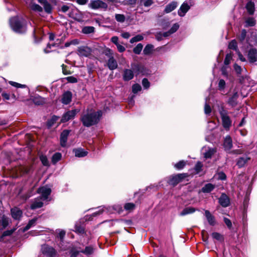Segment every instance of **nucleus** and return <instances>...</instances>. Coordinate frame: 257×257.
Returning a JSON list of instances; mask_svg holds the SVG:
<instances>
[{
    "label": "nucleus",
    "instance_id": "nucleus-45",
    "mask_svg": "<svg viewBox=\"0 0 257 257\" xmlns=\"http://www.w3.org/2000/svg\"><path fill=\"white\" fill-rule=\"evenodd\" d=\"M16 230V228H14L11 230H7L4 231L0 237V241L3 240L4 237L11 235Z\"/></svg>",
    "mask_w": 257,
    "mask_h": 257
},
{
    "label": "nucleus",
    "instance_id": "nucleus-44",
    "mask_svg": "<svg viewBox=\"0 0 257 257\" xmlns=\"http://www.w3.org/2000/svg\"><path fill=\"white\" fill-rule=\"evenodd\" d=\"M139 4L140 6L149 7L154 4V2L153 0H139Z\"/></svg>",
    "mask_w": 257,
    "mask_h": 257
},
{
    "label": "nucleus",
    "instance_id": "nucleus-62",
    "mask_svg": "<svg viewBox=\"0 0 257 257\" xmlns=\"http://www.w3.org/2000/svg\"><path fill=\"white\" fill-rule=\"evenodd\" d=\"M66 234V231L64 230L60 231L59 233L57 234V237L59 238L61 242H63L64 237Z\"/></svg>",
    "mask_w": 257,
    "mask_h": 257
},
{
    "label": "nucleus",
    "instance_id": "nucleus-63",
    "mask_svg": "<svg viewBox=\"0 0 257 257\" xmlns=\"http://www.w3.org/2000/svg\"><path fill=\"white\" fill-rule=\"evenodd\" d=\"M142 85L145 89H148L150 86V83L147 78H144L142 80Z\"/></svg>",
    "mask_w": 257,
    "mask_h": 257
},
{
    "label": "nucleus",
    "instance_id": "nucleus-54",
    "mask_svg": "<svg viewBox=\"0 0 257 257\" xmlns=\"http://www.w3.org/2000/svg\"><path fill=\"white\" fill-rule=\"evenodd\" d=\"M142 90L141 86L138 83H135L132 86V92L134 94L137 93Z\"/></svg>",
    "mask_w": 257,
    "mask_h": 257
},
{
    "label": "nucleus",
    "instance_id": "nucleus-59",
    "mask_svg": "<svg viewBox=\"0 0 257 257\" xmlns=\"http://www.w3.org/2000/svg\"><path fill=\"white\" fill-rule=\"evenodd\" d=\"M115 20L120 23H123L125 21V16L122 14H115Z\"/></svg>",
    "mask_w": 257,
    "mask_h": 257
},
{
    "label": "nucleus",
    "instance_id": "nucleus-49",
    "mask_svg": "<svg viewBox=\"0 0 257 257\" xmlns=\"http://www.w3.org/2000/svg\"><path fill=\"white\" fill-rule=\"evenodd\" d=\"M136 208V205L134 203H126L124 205V209L130 212L134 210Z\"/></svg>",
    "mask_w": 257,
    "mask_h": 257
},
{
    "label": "nucleus",
    "instance_id": "nucleus-56",
    "mask_svg": "<svg viewBox=\"0 0 257 257\" xmlns=\"http://www.w3.org/2000/svg\"><path fill=\"white\" fill-rule=\"evenodd\" d=\"M144 39L143 36L140 35H138L134 37H133L130 40V43H133L134 42H139L143 40Z\"/></svg>",
    "mask_w": 257,
    "mask_h": 257
},
{
    "label": "nucleus",
    "instance_id": "nucleus-30",
    "mask_svg": "<svg viewBox=\"0 0 257 257\" xmlns=\"http://www.w3.org/2000/svg\"><path fill=\"white\" fill-rule=\"evenodd\" d=\"M196 210H198V209H196L193 207H185L180 212V215L185 216L189 214H192L194 213Z\"/></svg>",
    "mask_w": 257,
    "mask_h": 257
},
{
    "label": "nucleus",
    "instance_id": "nucleus-2",
    "mask_svg": "<svg viewBox=\"0 0 257 257\" xmlns=\"http://www.w3.org/2000/svg\"><path fill=\"white\" fill-rule=\"evenodd\" d=\"M9 24L12 30L17 34L23 35L27 31V22L22 17H12L10 18Z\"/></svg>",
    "mask_w": 257,
    "mask_h": 257
},
{
    "label": "nucleus",
    "instance_id": "nucleus-13",
    "mask_svg": "<svg viewBox=\"0 0 257 257\" xmlns=\"http://www.w3.org/2000/svg\"><path fill=\"white\" fill-rule=\"evenodd\" d=\"M220 205L223 207H227L229 206L230 201L229 197L225 193H222L218 199Z\"/></svg>",
    "mask_w": 257,
    "mask_h": 257
},
{
    "label": "nucleus",
    "instance_id": "nucleus-33",
    "mask_svg": "<svg viewBox=\"0 0 257 257\" xmlns=\"http://www.w3.org/2000/svg\"><path fill=\"white\" fill-rule=\"evenodd\" d=\"M247 32L245 29H242L240 34L237 35V38L239 43L243 44L244 40L246 38Z\"/></svg>",
    "mask_w": 257,
    "mask_h": 257
},
{
    "label": "nucleus",
    "instance_id": "nucleus-22",
    "mask_svg": "<svg viewBox=\"0 0 257 257\" xmlns=\"http://www.w3.org/2000/svg\"><path fill=\"white\" fill-rule=\"evenodd\" d=\"M232 141L231 137L229 135L227 136L223 142V147L225 151H229L232 148Z\"/></svg>",
    "mask_w": 257,
    "mask_h": 257
},
{
    "label": "nucleus",
    "instance_id": "nucleus-48",
    "mask_svg": "<svg viewBox=\"0 0 257 257\" xmlns=\"http://www.w3.org/2000/svg\"><path fill=\"white\" fill-rule=\"evenodd\" d=\"M43 6L44 7V11L47 14H51L52 13V6L48 2H47Z\"/></svg>",
    "mask_w": 257,
    "mask_h": 257
},
{
    "label": "nucleus",
    "instance_id": "nucleus-34",
    "mask_svg": "<svg viewBox=\"0 0 257 257\" xmlns=\"http://www.w3.org/2000/svg\"><path fill=\"white\" fill-rule=\"evenodd\" d=\"M95 28L93 26H84L82 28L81 32L84 34H90L94 33Z\"/></svg>",
    "mask_w": 257,
    "mask_h": 257
},
{
    "label": "nucleus",
    "instance_id": "nucleus-38",
    "mask_svg": "<svg viewBox=\"0 0 257 257\" xmlns=\"http://www.w3.org/2000/svg\"><path fill=\"white\" fill-rule=\"evenodd\" d=\"M80 252L86 255H90L93 254L94 252V248L91 246H87L85 247L84 249L80 251Z\"/></svg>",
    "mask_w": 257,
    "mask_h": 257
},
{
    "label": "nucleus",
    "instance_id": "nucleus-57",
    "mask_svg": "<svg viewBox=\"0 0 257 257\" xmlns=\"http://www.w3.org/2000/svg\"><path fill=\"white\" fill-rule=\"evenodd\" d=\"M61 67L62 69V73L64 75H69L72 73V72L67 69L68 67L67 65L62 64Z\"/></svg>",
    "mask_w": 257,
    "mask_h": 257
},
{
    "label": "nucleus",
    "instance_id": "nucleus-39",
    "mask_svg": "<svg viewBox=\"0 0 257 257\" xmlns=\"http://www.w3.org/2000/svg\"><path fill=\"white\" fill-rule=\"evenodd\" d=\"M203 165L200 161H197L194 167V173L198 174L202 171Z\"/></svg>",
    "mask_w": 257,
    "mask_h": 257
},
{
    "label": "nucleus",
    "instance_id": "nucleus-50",
    "mask_svg": "<svg viewBox=\"0 0 257 257\" xmlns=\"http://www.w3.org/2000/svg\"><path fill=\"white\" fill-rule=\"evenodd\" d=\"M31 9L34 12H42L43 8L38 4L33 3L31 5Z\"/></svg>",
    "mask_w": 257,
    "mask_h": 257
},
{
    "label": "nucleus",
    "instance_id": "nucleus-43",
    "mask_svg": "<svg viewBox=\"0 0 257 257\" xmlns=\"http://www.w3.org/2000/svg\"><path fill=\"white\" fill-rule=\"evenodd\" d=\"M153 48H154V46L152 44H147L145 46V47L143 50L144 54L146 55H149L151 54L153 51Z\"/></svg>",
    "mask_w": 257,
    "mask_h": 257
},
{
    "label": "nucleus",
    "instance_id": "nucleus-8",
    "mask_svg": "<svg viewBox=\"0 0 257 257\" xmlns=\"http://www.w3.org/2000/svg\"><path fill=\"white\" fill-rule=\"evenodd\" d=\"M68 16L78 22L82 23L83 22V14L77 8H76L75 10H72L69 13Z\"/></svg>",
    "mask_w": 257,
    "mask_h": 257
},
{
    "label": "nucleus",
    "instance_id": "nucleus-53",
    "mask_svg": "<svg viewBox=\"0 0 257 257\" xmlns=\"http://www.w3.org/2000/svg\"><path fill=\"white\" fill-rule=\"evenodd\" d=\"M201 236L202 240L205 242L206 244H208V237H209V234L207 231L205 230H202L201 231Z\"/></svg>",
    "mask_w": 257,
    "mask_h": 257
},
{
    "label": "nucleus",
    "instance_id": "nucleus-12",
    "mask_svg": "<svg viewBox=\"0 0 257 257\" xmlns=\"http://www.w3.org/2000/svg\"><path fill=\"white\" fill-rule=\"evenodd\" d=\"M78 54L81 56L89 57L91 53V49L87 46H81L78 48Z\"/></svg>",
    "mask_w": 257,
    "mask_h": 257
},
{
    "label": "nucleus",
    "instance_id": "nucleus-55",
    "mask_svg": "<svg viewBox=\"0 0 257 257\" xmlns=\"http://www.w3.org/2000/svg\"><path fill=\"white\" fill-rule=\"evenodd\" d=\"M102 53L105 56H107L109 58H110L111 57H113V53L112 51L108 48H106L105 49H104Z\"/></svg>",
    "mask_w": 257,
    "mask_h": 257
},
{
    "label": "nucleus",
    "instance_id": "nucleus-61",
    "mask_svg": "<svg viewBox=\"0 0 257 257\" xmlns=\"http://www.w3.org/2000/svg\"><path fill=\"white\" fill-rule=\"evenodd\" d=\"M75 232L80 234H83L85 233V229L81 225H75Z\"/></svg>",
    "mask_w": 257,
    "mask_h": 257
},
{
    "label": "nucleus",
    "instance_id": "nucleus-58",
    "mask_svg": "<svg viewBox=\"0 0 257 257\" xmlns=\"http://www.w3.org/2000/svg\"><path fill=\"white\" fill-rule=\"evenodd\" d=\"M232 59V53L230 52V53H228L226 55L224 61V64L225 65H228L230 63V60Z\"/></svg>",
    "mask_w": 257,
    "mask_h": 257
},
{
    "label": "nucleus",
    "instance_id": "nucleus-36",
    "mask_svg": "<svg viewBox=\"0 0 257 257\" xmlns=\"http://www.w3.org/2000/svg\"><path fill=\"white\" fill-rule=\"evenodd\" d=\"M212 238L220 242L224 241V238L223 235L221 234L219 232H214L211 234Z\"/></svg>",
    "mask_w": 257,
    "mask_h": 257
},
{
    "label": "nucleus",
    "instance_id": "nucleus-27",
    "mask_svg": "<svg viewBox=\"0 0 257 257\" xmlns=\"http://www.w3.org/2000/svg\"><path fill=\"white\" fill-rule=\"evenodd\" d=\"M73 152L75 154V156L78 158L84 157L88 154V152L81 148L74 149Z\"/></svg>",
    "mask_w": 257,
    "mask_h": 257
},
{
    "label": "nucleus",
    "instance_id": "nucleus-16",
    "mask_svg": "<svg viewBox=\"0 0 257 257\" xmlns=\"http://www.w3.org/2000/svg\"><path fill=\"white\" fill-rule=\"evenodd\" d=\"M42 252L44 254L49 257H53L56 255L55 249L48 245H45L42 248Z\"/></svg>",
    "mask_w": 257,
    "mask_h": 257
},
{
    "label": "nucleus",
    "instance_id": "nucleus-14",
    "mask_svg": "<svg viewBox=\"0 0 257 257\" xmlns=\"http://www.w3.org/2000/svg\"><path fill=\"white\" fill-rule=\"evenodd\" d=\"M72 93L69 90L65 91L62 95L61 102L65 105L69 104L72 101Z\"/></svg>",
    "mask_w": 257,
    "mask_h": 257
},
{
    "label": "nucleus",
    "instance_id": "nucleus-37",
    "mask_svg": "<svg viewBox=\"0 0 257 257\" xmlns=\"http://www.w3.org/2000/svg\"><path fill=\"white\" fill-rule=\"evenodd\" d=\"M187 165V162L184 160H181L174 165V167L177 170H182Z\"/></svg>",
    "mask_w": 257,
    "mask_h": 257
},
{
    "label": "nucleus",
    "instance_id": "nucleus-23",
    "mask_svg": "<svg viewBox=\"0 0 257 257\" xmlns=\"http://www.w3.org/2000/svg\"><path fill=\"white\" fill-rule=\"evenodd\" d=\"M246 43L250 47H253V45H257V34L252 32L250 38L247 37Z\"/></svg>",
    "mask_w": 257,
    "mask_h": 257
},
{
    "label": "nucleus",
    "instance_id": "nucleus-1",
    "mask_svg": "<svg viewBox=\"0 0 257 257\" xmlns=\"http://www.w3.org/2000/svg\"><path fill=\"white\" fill-rule=\"evenodd\" d=\"M102 115L101 110L95 111L91 109L90 112L81 115L80 120L84 126L90 127L97 124Z\"/></svg>",
    "mask_w": 257,
    "mask_h": 257
},
{
    "label": "nucleus",
    "instance_id": "nucleus-31",
    "mask_svg": "<svg viewBox=\"0 0 257 257\" xmlns=\"http://www.w3.org/2000/svg\"><path fill=\"white\" fill-rule=\"evenodd\" d=\"M245 8L247 13L250 15H253L255 10L254 4L253 2L251 1L248 2L245 6Z\"/></svg>",
    "mask_w": 257,
    "mask_h": 257
},
{
    "label": "nucleus",
    "instance_id": "nucleus-52",
    "mask_svg": "<svg viewBox=\"0 0 257 257\" xmlns=\"http://www.w3.org/2000/svg\"><path fill=\"white\" fill-rule=\"evenodd\" d=\"M43 206V203L41 201H36L32 203L31 205L32 209H36L41 208Z\"/></svg>",
    "mask_w": 257,
    "mask_h": 257
},
{
    "label": "nucleus",
    "instance_id": "nucleus-9",
    "mask_svg": "<svg viewBox=\"0 0 257 257\" xmlns=\"http://www.w3.org/2000/svg\"><path fill=\"white\" fill-rule=\"evenodd\" d=\"M11 222V219L4 214V211L0 210V230L6 229L9 225V222Z\"/></svg>",
    "mask_w": 257,
    "mask_h": 257
},
{
    "label": "nucleus",
    "instance_id": "nucleus-18",
    "mask_svg": "<svg viewBox=\"0 0 257 257\" xmlns=\"http://www.w3.org/2000/svg\"><path fill=\"white\" fill-rule=\"evenodd\" d=\"M134 73L132 69H125L123 70L122 78L124 81H128L132 80L134 77Z\"/></svg>",
    "mask_w": 257,
    "mask_h": 257
},
{
    "label": "nucleus",
    "instance_id": "nucleus-64",
    "mask_svg": "<svg viewBox=\"0 0 257 257\" xmlns=\"http://www.w3.org/2000/svg\"><path fill=\"white\" fill-rule=\"evenodd\" d=\"M65 79L67 80L68 82L71 83H75L78 82L77 78L73 76H68L66 77Z\"/></svg>",
    "mask_w": 257,
    "mask_h": 257
},
{
    "label": "nucleus",
    "instance_id": "nucleus-21",
    "mask_svg": "<svg viewBox=\"0 0 257 257\" xmlns=\"http://www.w3.org/2000/svg\"><path fill=\"white\" fill-rule=\"evenodd\" d=\"M178 3L176 1H172L167 5L164 9V12L168 14L174 11L178 7Z\"/></svg>",
    "mask_w": 257,
    "mask_h": 257
},
{
    "label": "nucleus",
    "instance_id": "nucleus-28",
    "mask_svg": "<svg viewBox=\"0 0 257 257\" xmlns=\"http://www.w3.org/2000/svg\"><path fill=\"white\" fill-rule=\"evenodd\" d=\"M215 186L211 183L206 184L201 189V192L204 193H209L215 188Z\"/></svg>",
    "mask_w": 257,
    "mask_h": 257
},
{
    "label": "nucleus",
    "instance_id": "nucleus-26",
    "mask_svg": "<svg viewBox=\"0 0 257 257\" xmlns=\"http://www.w3.org/2000/svg\"><path fill=\"white\" fill-rule=\"evenodd\" d=\"M37 192L41 193L43 198L47 199L51 194V189L49 188L41 187L38 189Z\"/></svg>",
    "mask_w": 257,
    "mask_h": 257
},
{
    "label": "nucleus",
    "instance_id": "nucleus-24",
    "mask_svg": "<svg viewBox=\"0 0 257 257\" xmlns=\"http://www.w3.org/2000/svg\"><path fill=\"white\" fill-rule=\"evenodd\" d=\"M190 7L187 3H183L178 11V14L180 17H183L189 10Z\"/></svg>",
    "mask_w": 257,
    "mask_h": 257
},
{
    "label": "nucleus",
    "instance_id": "nucleus-42",
    "mask_svg": "<svg viewBox=\"0 0 257 257\" xmlns=\"http://www.w3.org/2000/svg\"><path fill=\"white\" fill-rule=\"evenodd\" d=\"M256 24V21L254 18L252 17L248 18L245 22V27H253Z\"/></svg>",
    "mask_w": 257,
    "mask_h": 257
},
{
    "label": "nucleus",
    "instance_id": "nucleus-41",
    "mask_svg": "<svg viewBox=\"0 0 257 257\" xmlns=\"http://www.w3.org/2000/svg\"><path fill=\"white\" fill-rule=\"evenodd\" d=\"M216 152L215 149L209 148L208 151L204 154V157L206 159H210Z\"/></svg>",
    "mask_w": 257,
    "mask_h": 257
},
{
    "label": "nucleus",
    "instance_id": "nucleus-5",
    "mask_svg": "<svg viewBox=\"0 0 257 257\" xmlns=\"http://www.w3.org/2000/svg\"><path fill=\"white\" fill-rule=\"evenodd\" d=\"M131 66L136 76H138L140 74L142 75H148L150 74L149 70L141 63H132Z\"/></svg>",
    "mask_w": 257,
    "mask_h": 257
},
{
    "label": "nucleus",
    "instance_id": "nucleus-25",
    "mask_svg": "<svg viewBox=\"0 0 257 257\" xmlns=\"http://www.w3.org/2000/svg\"><path fill=\"white\" fill-rule=\"evenodd\" d=\"M107 66L110 70H113L117 68V62L114 57H111L108 59L107 62Z\"/></svg>",
    "mask_w": 257,
    "mask_h": 257
},
{
    "label": "nucleus",
    "instance_id": "nucleus-17",
    "mask_svg": "<svg viewBox=\"0 0 257 257\" xmlns=\"http://www.w3.org/2000/svg\"><path fill=\"white\" fill-rule=\"evenodd\" d=\"M239 97L237 91L234 90L233 94L229 98L227 103L232 107H235L237 105V99Z\"/></svg>",
    "mask_w": 257,
    "mask_h": 257
},
{
    "label": "nucleus",
    "instance_id": "nucleus-7",
    "mask_svg": "<svg viewBox=\"0 0 257 257\" xmlns=\"http://www.w3.org/2000/svg\"><path fill=\"white\" fill-rule=\"evenodd\" d=\"M78 112L79 110L76 109L66 111L63 114L60 122L64 123L73 118Z\"/></svg>",
    "mask_w": 257,
    "mask_h": 257
},
{
    "label": "nucleus",
    "instance_id": "nucleus-40",
    "mask_svg": "<svg viewBox=\"0 0 257 257\" xmlns=\"http://www.w3.org/2000/svg\"><path fill=\"white\" fill-rule=\"evenodd\" d=\"M33 101L36 105H42L45 102L44 98L38 95L37 96H35L33 98Z\"/></svg>",
    "mask_w": 257,
    "mask_h": 257
},
{
    "label": "nucleus",
    "instance_id": "nucleus-20",
    "mask_svg": "<svg viewBox=\"0 0 257 257\" xmlns=\"http://www.w3.org/2000/svg\"><path fill=\"white\" fill-rule=\"evenodd\" d=\"M205 216L210 225L214 226L216 224L214 216L212 215L209 210H205Z\"/></svg>",
    "mask_w": 257,
    "mask_h": 257
},
{
    "label": "nucleus",
    "instance_id": "nucleus-32",
    "mask_svg": "<svg viewBox=\"0 0 257 257\" xmlns=\"http://www.w3.org/2000/svg\"><path fill=\"white\" fill-rule=\"evenodd\" d=\"M59 117L55 115H53L50 119H48L46 122V126L47 128L50 129L54 125L55 123L59 119Z\"/></svg>",
    "mask_w": 257,
    "mask_h": 257
},
{
    "label": "nucleus",
    "instance_id": "nucleus-15",
    "mask_svg": "<svg viewBox=\"0 0 257 257\" xmlns=\"http://www.w3.org/2000/svg\"><path fill=\"white\" fill-rule=\"evenodd\" d=\"M11 213L13 219L18 220H20L23 215L22 210L17 207L11 208Z\"/></svg>",
    "mask_w": 257,
    "mask_h": 257
},
{
    "label": "nucleus",
    "instance_id": "nucleus-29",
    "mask_svg": "<svg viewBox=\"0 0 257 257\" xmlns=\"http://www.w3.org/2000/svg\"><path fill=\"white\" fill-rule=\"evenodd\" d=\"M248 202H249V198L247 197H245L244 199L243 202V210L242 211V220L244 222L245 218L247 216V209L248 206Z\"/></svg>",
    "mask_w": 257,
    "mask_h": 257
},
{
    "label": "nucleus",
    "instance_id": "nucleus-51",
    "mask_svg": "<svg viewBox=\"0 0 257 257\" xmlns=\"http://www.w3.org/2000/svg\"><path fill=\"white\" fill-rule=\"evenodd\" d=\"M143 45L141 43H139L134 49L133 52L136 54H140L143 49Z\"/></svg>",
    "mask_w": 257,
    "mask_h": 257
},
{
    "label": "nucleus",
    "instance_id": "nucleus-10",
    "mask_svg": "<svg viewBox=\"0 0 257 257\" xmlns=\"http://www.w3.org/2000/svg\"><path fill=\"white\" fill-rule=\"evenodd\" d=\"M247 58L249 63L257 62V49L251 47L248 51Z\"/></svg>",
    "mask_w": 257,
    "mask_h": 257
},
{
    "label": "nucleus",
    "instance_id": "nucleus-35",
    "mask_svg": "<svg viewBox=\"0 0 257 257\" xmlns=\"http://www.w3.org/2000/svg\"><path fill=\"white\" fill-rule=\"evenodd\" d=\"M62 158V154L61 153L56 152L52 157L51 162L54 165L58 162Z\"/></svg>",
    "mask_w": 257,
    "mask_h": 257
},
{
    "label": "nucleus",
    "instance_id": "nucleus-46",
    "mask_svg": "<svg viewBox=\"0 0 257 257\" xmlns=\"http://www.w3.org/2000/svg\"><path fill=\"white\" fill-rule=\"evenodd\" d=\"M228 47L229 49L233 50L236 52L239 50L237 47V42L235 39L232 40L229 43Z\"/></svg>",
    "mask_w": 257,
    "mask_h": 257
},
{
    "label": "nucleus",
    "instance_id": "nucleus-11",
    "mask_svg": "<svg viewBox=\"0 0 257 257\" xmlns=\"http://www.w3.org/2000/svg\"><path fill=\"white\" fill-rule=\"evenodd\" d=\"M70 132V130H64L61 132L60 136V144L61 147H66L68 140V137Z\"/></svg>",
    "mask_w": 257,
    "mask_h": 257
},
{
    "label": "nucleus",
    "instance_id": "nucleus-47",
    "mask_svg": "<svg viewBox=\"0 0 257 257\" xmlns=\"http://www.w3.org/2000/svg\"><path fill=\"white\" fill-rule=\"evenodd\" d=\"M39 159L43 166L46 167H49L50 166L49 161L46 155H41L39 156Z\"/></svg>",
    "mask_w": 257,
    "mask_h": 257
},
{
    "label": "nucleus",
    "instance_id": "nucleus-60",
    "mask_svg": "<svg viewBox=\"0 0 257 257\" xmlns=\"http://www.w3.org/2000/svg\"><path fill=\"white\" fill-rule=\"evenodd\" d=\"M9 83L13 86H14L17 88H26L27 86L24 84H21L20 83L14 82V81H10Z\"/></svg>",
    "mask_w": 257,
    "mask_h": 257
},
{
    "label": "nucleus",
    "instance_id": "nucleus-19",
    "mask_svg": "<svg viewBox=\"0 0 257 257\" xmlns=\"http://www.w3.org/2000/svg\"><path fill=\"white\" fill-rule=\"evenodd\" d=\"M250 160V158L246 156L239 157L236 161V165L239 168H241L245 166L247 162Z\"/></svg>",
    "mask_w": 257,
    "mask_h": 257
},
{
    "label": "nucleus",
    "instance_id": "nucleus-3",
    "mask_svg": "<svg viewBox=\"0 0 257 257\" xmlns=\"http://www.w3.org/2000/svg\"><path fill=\"white\" fill-rule=\"evenodd\" d=\"M189 176L188 173H185L172 175L168 177L167 182L169 185L174 187Z\"/></svg>",
    "mask_w": 257,
    "mask_h": 257
},
{
    "label": "nucleus",
    "instance_id": "nucleus-4",
    "mask_svg": "<svg viewBox=\"0 0 257 257\" xmlns=\"http://www.w3.org/2000/svg\"><path fill=\"white\" fill-rule=\"evenodd\" d=\"M219 112L222 120V125L225 130L228 131L231 125L232 121L228 115V112L223 106L219 108Z\"/></svg>",
    "mask_w": 257,
    "mask_h": 257
},
{
    "label": "nucleus",
    "instance_id": "nucleus-6",
    "mask_svg": "<svg viewBox=\"0 0 257 257\" xmlns=\"http://www.w3.org/2000/svg\"><path fill=\"white\" fill-rule=\"evenodd\" d=\"M88 7L92 9H103L106 11L108 8L107 4L101 0H91Z\"/></svg>",
    "mask_w": 257,
    "mask_h": 257
}]
</instances>
